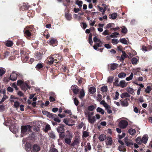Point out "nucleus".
Masks as SVG:
<instances>
[{
    "mask_svg": "<svg viewBox=\"0 0 152 152\" xmlns=\"http://www.w3.org/2000/svg\"><path fill=\"white\" fill-rule=\"evenodd\" d=\"M49 137L52 139H55L56 138V136L54 132H51L48 133Z\"/></svg>",
    "mask_w": 152,
    "mask_h": 152,
    "instance_id": "23",
    "label": "nucleus"
},
{
    "mask_svg": "<svg viewBox=\"0 0 152 152\" xmlns=\"http://www.w3.org/2000/svg\"><path fill=\"white\" fill-rule=\"evenodd\" d=\"M42 113L44 115H46L47 117L50 118L51 116L53 115V114L50 113L46 111H42Z\"/></svg>",
    "mask_w": 152,
    "mask_h": 152,
    "instance_id": "16",
    "label": "nucleus"
},
{
    "mask_svg": "<svg viewBox=\"0 0 152 152\" xmlns=\"http://www.w3.org/2000/svg\"><path fill=\"white\" fill-rule=\"evenodd\" d=\"M89 136L88 132L86 131H83V137H86Z\"/></svg>",
    "mask_w": 152,
    "mask_h": 152,
    "instance_id": "47",
    "label": "nucleus"
},
{
    "mask_svg": "<svg viewBox=\"0 0 152 152\" xmlns=\"http://www.w3.org/2000/svg\"><path fill=\"white\" fill-rule=\"evenodd\" d=\"M117 15L116 13H113L111 15V18L113 19H114L117 18Z\"/></svg>",
    "mask_w": 152,
    "mask_h": 152,
    "instance_id": "49",
    "label": "nucleus"
},
{
    "mask_svg": "<svg viewBox=\"0 0 152 152\" xmlns=\"http://www.w3.org/2000/svg\"><path fill=\"white\" fill-rule=\"evenodd\" d=\"M76 4L79 7L81 8L82 7L83 2L81 1L77 0L76 1Z\"/></svg>",
    "mask_w": 152,
    "mask_h": 152,
    "instance_id": "41",
    "label": "nucleus"
},
{
    "mask_svg": "<svg viewBox=\"0 0 152 152\" xmlns=\"http://www.w3.org/2000/svg\"><path fill=\"white\" fill-rule=\"evenodd\" d=\"M14 107L17 109L18 108L20 105V103L18 101H15L14 102Z\"/></svg>",
    "mask_w": 152,
    "mask_h": 152,
    "instance_id": "37",
    "label": "nucleus"
},
{
    "mask_svg": "<svg viewBox=\"0 0 152 152\" xmlns=\"http://www.w3.org/2000/svg\"><path fill=\"white\" fill-rule=\"evenodd\" d=\"M113 77H109L107 78V82L111 83L113 80Z\"/></svg>",
    "mask_w": 152,
    "mask_h": 152,
    "instance_id": "55",
    "label": "nucleus"
},
{
    "mask_svg": "<svg viewBox=\"0 0 152 152\" xmlns=\"http://www.w3.org/2000/svg\"><path fill=\"white\" fill-rule=\"evenodd\" d=\"M87 149L89 150H90L91 149V147L90 145V143L89 142H88L87 143V145L86 148H85V150L86 152L87 151Z\"/></svg>",
    "mask_w": 152,
    "mask_h": 152,
    "instance_id": "44",
    "label": "nucleus"
},
{
    "mask_svg": "<svg viewBox=\"0 0 152 152\" xmlns=\"http://www.w3.org/2000/svg\"><path fill=\"white\" fill-rule=\"evenodd\" d=\"M50 129V127L49 125H47L45 127V132H47Z\"/></svg>",
    "mask_w": 152,
    "mask_h": 152,
    "instance_id": "62",
    "label": "nucleus"
},
{
    "mask_svg": "<svg viewBox=\"0 0 152 152\" xmlns=\"http://www.w3.org/2000/svg\"><path fill=\"white\" fill-rule=\"evenodd\" d=\"M52 115H53L51 116L50 118L53 119L55 121L58 123H60L61 122V120H60L58 117H56V115L54 114H53Z\"/></svg>",
    "mask_w": 152,
    "mask_h": 152,
    "instance_id": "19",
    "label": "nucleus"
},
{
    "mask_svg": "<svg viewBox=\"0 0 152 152\" xmlns=\"http://www.w3.org/2000/svg\"><path fill=\"white\" fill-rule=\"evenodd\" d=\"M128 122L125 120H122L120 121L118 124L119 127L121 129H125L128 125Z\"/></svg>",
    "mask_w": 152,
    "mask_h": 152,
    "instance_id": "4",
    "label": "nucleus"
},
{
    "mask_svg": "<svg viewBox=\"0 0 152 152\" xmlns=\"http://www.w3.org/2000/svg\"><path fill=\"white\" fill-rule=\"evenodd\" d=\"M21 88L22 90H26L28 89H30V87L28 85V84L24 82L21 85Z\"/></svg>",
    "mask_w": 152,
    "mask_h": 152,
    "instance_id": "7",
    "label": "nucleus"
},
{
    "mask_svg": "<svg viewBox=\"0 0 152 152\" xmlns=\"http://www.w3.org/2000/svg\"><path fill=\"white\" fill-rule=\"evenodd\" d=\"M120 96L121 98L129 97L130 96V95L128 93L125 92L121 94Z\"/></svg>",
    "mask_w": 152,
    "mask_h": 152,
    "instance_id": "18",
    "label": "nucleus"
},
{
    "mask_svg": "<svg viewBox=\"0 0 152 152\" xmlns=\"http://www.w3.org/2000/svg\"><path fill=\"white\" fill-rule=\"evenodd\" d=\"M5 107L4 106L1 105H0V112L3 111L4 110Z\"/></svg>",
    "mask_w": 152,
    "mask_h": 152,
    "instance_id": "64",
    "label": "nucleus"
},
{
    "mask_svg": "<svg viewBox=\"0 0 152 152\" xmlns=\"http://www.w3.org/2000/svg\"><path fill=\"white\" fill-rule=\"evenodd\" d=\"M73 92L75 94H77L79 92V89L77 86L76 85H73L71 88Z\"/></svg>",
    "mask_w": 152,
    "mask_h": 152,
    "instance_id": "6",
    "label": "nucleus"
},
{
    "mask_svg": "<svg viewBox=\"0 0 152 152\" xmlns=\"http://www.w3.org/2000/svg\"><path fill=\"white\" fill-rule=\"evenodd\" d=\"M84 113L85 116L88 118L89 123L93 124L96 120V117L94 116H93L94 114V113L89 112L87 110H85Z\"/></svg>",
    "mask_w": 152,
    "mask_h": 152,
    "instance_id": "1",
    "label": "nucleus"
},
{
    "mask_svg": "<svg viewBox=\"0 0 152 152\" xmlns=\"http://www.w3.org/2000/svg\"><path fill=\"white\" fill-rule=\"evenodd\" d=\"M128 132L129 134L133 135L135 134L136 131L135 129L132 128H131L129 129Z\"/></svg>",
    "mask_w": 152,
    "mask_h": 152,
    "instance_id": "24",
    "label": "nucleus"
},
{
    "mask_svg": "<svg viewBox=\"0 0 152 152\" xmlns=\"http://www.w3.org/2000/svg\"><path fill=\"white\" fill-rule=\"evenodd\" d=\"M84 125L83 123L82 122L80 123L78 126V128L79 129H80L82 128L83 126Z\"/></svg>",
    "mask_w": 152,
    "mask_h": 152,
    "instance_id": "61",
    "label": "nucleus"
},
{
    "mask_svg": "<svg viewBox=\"0 0 152 152\" xmlns=\"http://www.w3.org/2000/svg\"><path fill=\"white\" fill-rule=\"evenodd\" d=\"M118 64L116 63H113L111 64L110 66V69L112 70H113L116 69L118 66Z\"/></svg>",
    "mask_w": 152,
    "mask_h": 152,
    "instance_id": "14",
    "label": "nucleus"
},
{
    "mask_svg": "<svg viewBox=\"0 0 152 152\" xmlns=\"http://www.w3.org/2000/svg\"><path fill=\"white\" fill-rule=\"evenodd\" d=\"M43 67V66L41 63L38 64L36 66V68L37 70H39L42 68Z\"/></svg>",
    "mask_w": 152,
    "mask_h": 152,
    "instance_id": "46",
    "label": "nucleus"
},
{
    "mask_svg": "<svg viewBox=\"0 0 152 152\" xmlns=\"http://www.w3.org/2000/svg\"><path fill=\"white\" fill-rule=\"evenodd\" d=\"M94 41V42H98L101 43V41L99 39H98L96 37H95L93 39Z\"/></svg>",
    "mask_w": 152,
    "mask_h": 152,
    "instance_id": "56",
    "label": "nucleus"
},
{
    "mask_svg": "<svg viewBox=\"0 0 152 152\" xmlns=\"http://www.w3.org/2000/svg\"><path fill=\"white\" fill-rule=\"evenodd\" d=\"M8 98V96L6 95H4L1 101H0V104L3 102L6 99Z\"/></svg>",
    "mask_w": 152,
    "mask_h": 152,
    "instance_id": "48",
    "label": "nucleus"
},
{
    "mask_svg": "<svg viewBox=\"0 0 152 152\" xmlns=\"http://www.w3.org/2000/svg\"><path fill=\"white\" fill-rule=\"evenodd\" d=\"M127 32V29L126 28L123 26L121 32L124 34L126 33Z\"/></svg>",
    "mask_w": 152,
    "mask_h": 152,
    "instance_id": "54",
    "label": "nucleus"
},
{
    "mask_svg": "<svg viewBox=\"0 0 152 152\" xmlns=\"http://www.w3.org/2000/svg\"><path fill=\"white\" fill-rule=\"evenodd\" d=\"M106 139V136L104 134L100 135L99 137V139L100 141H103Z\"/></svg>",
    "mask_w": 152,
    "mask_h": 152,
    "instance_id": "27",
    "label": "nucleus"
},
{
    "mask_svg": "<svg viewBox=\"0 0 152 152\" xmlns=\"http://www.w3.org/2000/svg\"><path fill=\"white\" fill-rule=\"evenodd\" d=\"M80 143L79 139L78 138L76 139L70 145L71 146L74 147L75 145H78Z\"/></svg>",
    "mask_w": 152,
    "mask_h": 152,
    "instance_id": "15",
    "label": "nucleus"
},
{
    "mask_svg": "<svg viewBox=\"0 0 152 152\" xmlns=\"http://www.w3.org/2000/svg\"><path fill=\"white\" fill-rule=\"evenodd\" d=\"M23 31L25 35L29 37L31 35V33L27 28H26L25 29H24Z\"/></svg>",
    "mask_w": 152,
    "mask_h": 152,
    "instance_id": "21",
    "label": "nucleus"
},
{
    "mask_svg": "<svg viewBox=\"0 0 152 152\" xmlns=\"http://www.w3.org/2000/svg\"><path fill=\"white\" fill-rule=\"evenodd\" d=\"M127 85V83H126L125 80H122L120 81L119 85H118V86H120L121 88H124L126 87Z\"/></svg>",
    "mask_w": 152,
    "mask_h": 152,
    "instance_id": "9",
    "label": "nucleus"
},
{
    "mask_svg": "<svg viewBox=\"0 0 152 152\" xmlns=\"http://www.w3.org/2000/svg\"><path fill=\"white\" fill-rule=\"evenodd\" d=\"M85 94L84 91L83 90H81L80 92V95L79 96V98L82 99L83 98Z\"/></svg>",
    "mask_w": 152,
    "mask_h": 152,
    "instance_id": "25",
    "label": "nucleus"
},
{
    "mask_svg": "<svg viewBox=\"0 0 152 152\" xmlns=\"http://www.w3.org/2000/svg\"><path fill=\"white\" fill-rule=\"evenodd\" d=\"M48 58L50 60L48 61V64L49 65H51L53 64L55 60L54 58L51 57H50Z\"/></svg>",
    "mask_w": 152,
    "mask_h": 152,
    "instance_id": "32",
    "label": "nucleus"
},
{
    "mask_svg": "<svg viewBox=\"0 0 152 152\" xmlns=\"http://www.w3.org/2000/svg\"><path fill=\"white\" fill-rule=\"evenodd\" d=\"M152 89V88L150 86H148L145 89V91L146 93H149L151 91Z\"/></svg>",
    "mask_w": 152,
    "mask_h": 152,
    "instance_id": "34",
    "label": "nucleus"
},
{
    "mask_svg": "<svg viewBox=\"0 0 152 152\" xmlns=\"http://www.w3.org/2000/svg\"><path fill=\"white\" fill-rule=\"evenodd\" d=\"M40 150V146L37 144H35L33 146L32 151L33 152H38Z\"/></svg>",
    "mask_w": 152,
    "mask_h": 152,
    "instance_id": "8",
    "label": "nucleus"
},
{
    "mask_svg": "<svg viewBox=\"0 0 152 152\" xmlns=\"http://www.w3.org/2000/svg\"><path fill=\"white\" fill-rule=\"evenodd\" d=\"M64 112L65 113H67L69 115H71L72 114V112H71V111L70 110H65L64 111Z\"/></svg>",
    "mask_w": 152,
    "mask_h": 152,
    "instance_id": "63",
    "label": "nucleus"
},
{
    "mask_svg": "<svg viewBox=\"0 0 152 152\" xmlns=\"http://www.w3.org/2000/svg\"><path fill=\"white\" fill-rule=\"evenodd\" d=\"M119 96V94L118 91H116L115 92V96L114 99L115 100H117L118 98V97Z\"/></svg>",
    "mask_w": 152,
    "mask_h": 152,
    "instance_id": "53",
    "label": "nucleus"
},
{
    "mask_svg": "<svg viewBox=\"0 0 152 152\" xmlns=\"http://www.w3.org/2000/svg\"><path fill=\"white\" fill-rule=\"evenodd\" d=\"M142 48L143 51H149L150 50H152V47H151L150 48L148 49L147 47L144 45L142 46Z\"/></svg>",
    "mask_w": 152,
    "mask_h": 152,
    "instance_id": "38",
    "label": "nucleus"
},
{
    "mask_svg": "<svg viewBox=\"0 0 152 152\" xmlns=\"http://www.w3.org/2000/svg\"><path fill=\"white\" fill-rule=\"evenodd\" d=\"M102 99V96L101 95L98 94L97 95V97H96V100L98 101L99 102L101 101Z\"/></svg>",
    "mask_w": 152,
    "mask_h": 152,
    "instance_id": "52",
    "label": "nucleus"
},
{
    "mask_svg": "<svg viewBox=\"0 0 152 152\" xmlns=\"http://www.w3.org/2000/svg\"><path fill=\"white\" fill-rule=\"evenodd\" d=\"M136 142L138 144H140L142 143V139L140 137H138L136 139Z\"/></svg>",
    "mask_w": 152,
    "mask_h": 152,
    "instance_id": "51",
    "label": "nucleus"
},
{
    "mask_svg": "<svg viewBox=\"0 0 152 152\" xmlns=\"http://www.w3.org/2000/svg\"><path fill=\"white\" fill-rule=\"evenodd\" d=\"M119 34L117 32L113 33L112 34L110 35V37L111 38L117 37V36Z\"/></svg>",
    "mask_w": 152,
    "mask_h": 152,
    "instance_id": "40",
    "label": "nucleus"
},
{
    "mask_svg": "<svg viewBox=\"0 0 152 152\" xmlns=\"http://www.w3.org/2000/svg\"><path fill=\"white\" fill-rule=\"evenodd\" d=\"M123 54L121 56V59L122 60H124L125 58L127 57V55H126V53L124 51H122Z\"/></svg>",
    "mask_w": 152,
    "mask_h": 152,
    "instance_id": "36",
    "label": "nucleus"
},
{
    "mask_svg": "<svg viewBox=\"0 0 152 152\" xmlns=\"http://www.w3.org/2000/svg\"><path fill=\"white\" fill-rule=\"evenodd\" d=\"M13 45V42L11 41H8L5 43V45L7 47H11Z\"/></svg>",
    "mask_w": 152,
    "mask_h": 152,
    "instance_id": "33",
    "label": "nucleus"
},
{
    "mask_svg": "<svg viewBox=\"0 0 152 152\" xmlns=\"http://www.w3.org/2000/svg\"><path fill=\"white\" fill-rule=\"evenodd\" d=\"M95 109V107L94 105H92L88 106V107L87 109L86 110H87L89 112H90V111H92L94 110Z\"/></svg>",
    "mask_w": 152,
    "mask_h": 152,
    "instance_id": "30",
    "label": "nucleus"
},
{
    "mask_svg": "<svg viewBox=\"0 0 152 152\" xmlns=\"http://www.w3.org/2000/svg\"><path fill=\"white\" fill-rule=\"evenodd\" d=\"M64 126H58L56 128L57 132L60 133H63L64 132Z\"/></svg>",
    "mask_w": 152,
    "mask_h": 152,
    "instance_id": "10",
    "label": "nucleus"
},
{
    "mask_svg": "<svg viewBox=\"0 0 152 152\" xmlns=\"http://www.w3.org/2000/svg\"><path fill=\"white\" fill-rule=\"evenodd\" d=\"M125 133H123L121 135H118V137L119 139H121L123 138L125 135Z\"/></svg>",
    "mask_w": 152,
    "mask_h": 152,
    "instance_id": "57",
    "label": "nucleus"
},
{
    "mask_svg": "<svg viewBox=\"0 0 152 152\" xmlns=\"http://www.w3.org/2000/svg\"><path fill=\"white\" fill-rule=\"evenodd\" d=\"M111 42L113 45H115L119 42V41L117 39H113L111 40Z\"/></svg>",
    "mask_w": 152,
    "mask_h": 152,
    "instance_id": "39",
    "label": "nucleus"
},
{
    "mask_svg": "<svg viewBox=\"0 0 152 152\" xmlns=\"http://www.w3.org/2000/svg\"><path fill=\"white\" fill-rule=\"evenodd\" d=\"M113 24V23H109L105 27V28H111L112 26V25Z\"/></svg>",
    "mask_w": 152,
    "mask_h": 152,
    "instance_id": "60",
    "label": "nucleus"
},
{
    "mask_svg": "<svg viewBox=\"0 0 152 152\" xmlns=\"http://www.w3.org/2000/svg\"><path fill=\"white\" fill-rule=\"evenodd\" d=\"M31 126L30 125L22 126L21 127V136L23 137L27 132L31 130Z\"/></svg>",
    "mask_w": 152,
    "mask_h": 152,
    "instance_id": "2",
    "label": "nucleus"
},
{
    "mask_svg": "<svg viewBox=\"0 0 152 152\" xmlns=\"http://www.w3.org/2000/svg\"><path fill=\"white\" fill-rule=\"evenodd\" d=\"M74 103L76 106H77L79 104V101L76 98L74 99Z\"/></svg>",
    "mask_w": 152,
    "mask_h": 152,
    "instance_id": "58",
    "label": "nucleus"
},
{
    "mask_svg": "<svg viewBox=\"0 0 152 152\" xmlns=\"http://www.w3.org/2000/svg\"><path fill=\"white\" fill-rule=\"evenodd\" d=\"M48 43L53 46L54 45L57 44V41L56 39L53 38L50 40Z\"/></svg>",
    "mask_w": 152,
    "mask_h": 152,
    "instance_id": "13",
    "label": "nucleus"
},
{
    "mask_svg": "<svg viewBox=\"0 0 152 152\" xmlns=\"http://www.w3.org/2000/svg\"><path fill=\"white\" fill-rule=\"evenodd\" d=\"M120 42L124 44H127L126 40L125 38H122L120 39Z\"/></svg>",
    "mask_w": 152,
    "mask_h": 152,
    "instance_id": "50",
    "label": "nucleus"
},
{
    "mask_svg": "<svg viewBox=\"0 0 152 152\" xmlns=\"http://www.w3.org/2000/svg\"><path fill=\"white\" fill-rule=\"evenodd\" d=\"M19 75H20V74L18 72L13 71L10 74V76H19Z\"/></svg>",
    "mask_w": 152,
    "mask_h": 152,
    "instance_id": "43",
    "label": "nucleus"
},
{
    "mask_svg": "<svg viewBox=\"0 0 152 152\" xmlns=\"http://www.w3.org/2000/svg\"><path fill=\"white\" fill-rule=\"evenodd\" d=\"M65 17L66 19L68 20H70L72 18L71 15L68 13H65Z\"/></svg>",
    "mask_w": 152,
    "mask_h": 152,
    "instance_id": "17",
    "label": "nucleus"
},
{
    "mask_svg": "<svg viewBox=\"0 0 152 152\" xmlns=\"http://www.w3.org/2000/svg\"><path fill=\"white\" fill-rule=\"evenodd\" d=\"M127 99H124V100L121 101V104L122 106L123 107H127L129 105V103L126 101Z\"/></svg>",
    "mask_w": 152,
    "mask_h": 152,
    "instance_id": "20",
    "label": "nucleus"
},
{
    "mask_svg": "<svg viewBox=\"0 0 152 152\" xmlns=\"http://www.w3.org/2000/svg\"><path fill=\"white\" fill-rule=\"evenodd\" d=\"M106 143L107 145H111L112 144V138L110 137H108L106 138Z\"/></svg>",
    "mask_w": 152,
    "mask_h": 152,
    "instance_id": "11",
    "label": "nucleus"
},
{
    "mask_svg": "<svg viewBox=\"0 0 152 152\" xmlns=\"http://www.w3.org/2000/svg\"><path fill=\"white\" fill-rule=\"evenodd\" d=\"M66 132H68V133L65 136V142L66 143L69 145L71 143V140L73 137L72 134L69 131H67Z\"/></svg>",
    "mask_w": 152,
    "mask_h": 152,
    "instance_id": "3",
    "label": "nucleus"
},
{
    "mask_svg": "<svg viewBox=\"0 0 152 152\" xmlns=\"http://www.w3.org/2000/svg\"><path fill=\"white\" fill-rule=\"evenodd\" d=\"M6 70L5 69L0 67V76H2L6 72Z\"/></svg>",
    "mask_w": 152,
    "mask_h": 152,
    "instance_id": "26",
    "label": "nucleus"
},
{
    "mask_svg": "<svg viewBox=\"0 0 152 152\" xmlns=\"http://www.w3.org/2000/svg\"><path fill=\"white\" fill-rule=\"evenodd\" d=\"M100 104L102 105L105 109L110 108V106L107 103L105 102L104 100H102L100 102Z\"/></svg>",
    "mask_w": 152,
    "mask_h": 152,
    "instance_id": "12",
    "label": "nucleus"
},
{
    "mask_svg": "<svg viewBox=\"0 0 152 152\" xmlns=\"http://www.w3.org/2000/svg\"><path fill=\"white\" fill-rule=\"evenodd\" d=\"M101 90L102 92H106L107 90V86H104L101 88Z\"/></svg>",
    "mask_w": 152,
    "mask_h": 152,
    "instance_id": "42",
    "label": "nucleus"
},
{
    "mask_svg": "<svg viewBox=\"0 0 152 152\" xmlns=\"http://www.w3.org/2000/svg\"><path fill=\"white\" fill-rule=\"evenodd\" d=\"M89 92L90 94H93L96 91V89L94 87H91L89 89Z\"/></svg>",
    "mask_w": 152,
    "mask_h": 152,
    "instance_id": "22",
    "label": "nucleus"
},
{
    "mask_svg": "<svg viewBox=\"0 0 152 152\" xmlns=\"http://www.w3.org/2000/svg\"><path fill=\"white\" fill-rule=\"evenodd\" d=\"M138 60L139 59H138L135 57L133 58L131 60L132 64H136L137 63Z\"/></svg>",
    "mask_w": 152,
    "mask_h": 152,
    "instance_id": "28",
    "label": "nucleus"
},
{
    "mask_svg": "<svg viewBox=\"0 0 152 152\" xmlns=\"http://www.w3.org/2000/svg\"><path fill=\"white\" fill-rule=\"evenodd\" d=\"M140 68H137L134 69L133 72L131 73L129 76H133L134 75H142L140 71Z\"/></svg>",
    "mask_w": 152,
    "mask_h": 152,
    "instance_id": "5",
    "label": "nucleus"
},
{
    "mask_svg": "<svg viewBox=\"0 0 152 152\" xmlns=\"http://www.w3.org/2000/svg\"><path fill=\"white\" fill-rule=\"evenodd\" d=\"M141 139L142 143L145 144L147 143V141L148 140V137L147 136H144Z\"/></svg>",
    "mask_w": 152,
    "mask_h": 152,
    "instance_id": "35",
    "label": "nucleus"
},
{
    "mask_svg": "<svg viewBox=\"0 0 152 152\" xmlns=\"http://www.w3.org/2000/svg\"><path fill=\"white\" fill-rule=\"evenodd\" d=\"M118 82H119V80H118V78H115V80L114 83L115 86H118V85H119V83H118Z\"/></svg>",
    "mask_w": 152,
    "mask_h": 152,
    "instance_id": "59",
    "label": "nucleus"
},
{
    "mask_svg": "<svg viewBox=\"0 0 152 152\" xmlns=\"http://www.w3.org/2000/svg\"><path fill=\"white\" fill-rule=\"evenodd\" d=\"M126 91L128 92L131 94H133L134 91V89L130 87L127 88H126Z\"/></svg>",
    "mask_w": 152,
    "mask_h": 152,
    "instance_id": "29",
    "label": "nucleus"
},
{
    "mask_svg": "<svg viewBox=\"0 0 152 152\" xmlns=\"http://www.w3.org/2000/svg\"><path fill=\"white\" fill-rule=\"evenodd\" d=\"M96 111L97 112L100 113L102 114H103L104 113V111L102 108L99 107L97 108Z\"/></svg>",
    "mask_w": 152,
    "mask_h": 152,
    "instance_id": "31",
    "label": "nucleus"
},
{
    "mask_svg": "<svg viewBox=\"0 0 152 152\" xmlns=\"http://www.w3.org/2000/svg\"><path fill=\"white\" fill-rule=\"evenodd\" d=\"M17 99V98L16 97H15V96H13V95H11L10 99V102L11 103L13 102H15L14 99Z\"/></svg>",
    "mask_w": 152,
    "mask_h": 152,
    "instance_id": "45",
    "label": "nucleus"
}]
</instances>
